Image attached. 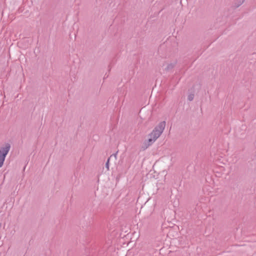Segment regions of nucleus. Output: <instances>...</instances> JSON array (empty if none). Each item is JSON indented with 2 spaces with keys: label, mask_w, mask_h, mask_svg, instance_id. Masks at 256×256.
<instances>
[{
  "label": "nucleus",
  "mask_w": 256,
  "mask_h": 256,
  "mask_svg": "<svg viewBox=\"0 0 256 256\" xmlns=\"http://www.w3.org/2000/svg\"><path fill=\"white\" fill-rule=\"evenodd\" d=\"M166 126V122H162L156 126L152 131L148 135V139L146 140L142 146V149L145 150L152 145L160 136Z\"/></svg>",
  "instance_id": "f257e3e1"
},
{
  "label": "nucleus",
  "mask_w": 256,
  "mask_h": 256,
  "mask_svg": "<svg viewBox=\"0 0 256 256\" xmlns=\"http://www.w3.org/2000/svg\"><path fill=\"white\" fill-rule=\"evenodd\" d=\"M10 148V144H6L4 146L0 148V168H1L5 160L6 156L8 154Z\"/></svg>",
  "instance_id": "f03ea898"
},
{
  "label": "nucleus",
  "mask_w": 256,
  "mask_h": 256,
  "mask_svg": "<svg viewBox=\"0 0 256 256\" xmlns=\"http://www.w3.org/2000/svg\"><path fill=\"white\" fill-rule=\"evenodd\" d=\"M174 67V64H168L166 68H165V70H170L172 69Z\"/></svg>",
  "instance_id": "7ed1b4c3"
},
{
  "label": "nucleus",
  "mask_w": 256,
  "mask_h": 256,
  "mask_svg": "<svg viewBox=\"0 0 256 256\" xmlns=\"http://www.w3.org/2000/svg\"><path fill=\"white\" fill-rule=\"evenodd\" d=\"M194 98V94H190L188 96V99L190 101H192Z\"/></svg>",
  "instance_id": "20e7f679"
},
{
  "label": "nucleus",
  "mask_w": 256,
  "mask_h": 256,
  "mask_svg": "<svg viewBox=\"0 0 256 256\" xmlns=\"http://www.w3.org/2000/svg\"><path fill=\"white\" fill-rule=\"evenodd\" d=\"M109 162H110V158H108V160L106 164V166L108 170H109Z\"/></svg>",
  "instance_id": "39448f33"
},
{
  "label": "nucleus",
  "mask_w": 256,
  "mask_h": 256,
  "mask_svg": "<svg viewBox=\"0 0 256 256\" xmlns=\"http://www.w3.org/2000/svg\"><path fill=\"white\" fill-rule=\"evenodd\" d=\"M245 0H242V2H240V4H242V3H244V2Z\"/></svg>",
  "instance_id": "423d86ee"
}]
</instances>
